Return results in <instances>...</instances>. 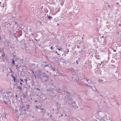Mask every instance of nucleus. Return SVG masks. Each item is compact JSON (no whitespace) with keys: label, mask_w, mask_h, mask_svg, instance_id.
I'll return each instance as SVG.
<instances>
[{"label":"nucleus","mask_w":121,"mask_h":121,"mask_svg":"<svg viewBox=\"0 0 121 121\" xmlns=\"http://www.w3.org/2000/svg\"><path fill=\"white\" fill-rule=\"evenodd\" d=\"M105 113L102 111V109H99L96 114V117L101 121H104V118L105 117Z\"/></svg>","instance_id":"1"},{"label":"nucleus","mask_w":121,"mask_h":121,"mask_svg":"<svg viewBox=\"0 0 121 121\" xmlns=\"http://www.w3.org/2000/svg\"><path fill=\"white\" fill-rule=\"evenodd\" d=\"M86 81L87 82H88L89 83L87 84L86 85L90 87H91L92 86V85L91 84L89 83V82H91V81L90 80H86Z\"/></svg>","instance_id":"2"},{"label":"nucleus","mask_w":121,"mask_h":121,"mask_svg":"<svg viewBox=\"0 0 121 121\" xmlns=\"http://www.w3.org/2000/svg\"><path fill=\"white\" fill-rule=\"evenodd\" d=\"M40 71H38L36 73V75L38 76H39L41 75L40 73Z\"/></svg>","instance_id":"3"},{"label":"nucleus","mask_w":121,"mask_h":121,"mask_svg":"<svg viewBox=\"0 0 121 121\" xmlns=\"http://www.w3.org/2000/svg\"><path fill=\"white\" fill-rule=\"evenodd\" d=\"M92 90H94V91H95L97 93H98V91L97 90H96V89L95 87V86H94L93 87H92Z\"/></svg>","instance_id":"4"},{"label":"nucleus","mask_w":121,"mask_h":121,"mask_svg":"<svg viewBox=\"0 0 121 121\" xmlns=\"http://www.w3.org/2000/svg\"><path fill=\"white\" fill-rule=\"evenodd\" d=\"M11 93V91H9L8 92H7L6 93L7 94V96L6 97H7L8 96H9L10 95V94Z\"/></svg>","instance_id":"5"},{"label":"nucleus","mask_w":121,"mask_h":121,"mask_svg":"<svg viewBox=\"0 0 121 121\" xmlns=\"http://www.w3.org/2000/svg\"><path fill=\"white\" fill-rule=\"evenodd\" d=\"M98 81L101 83H103L104 82V80L102 78L99 79L98 80Z\"/></svg>","instance_id":"6"},{"label":"nucleus","mask_w":121,"mask_h":121,"mask_svg":"<svg viewBox=\"0 0 121 121\" xmlns=\"http://www.w3.org/2000/svg\"><path fill=\"white\" fill-rule=\"evenodd\" d=\"M47 17L50 20H51L52 19V17L49 15L47 16Z\"/></svg>","instance_id":"7"},{"label":"nucleus","mask_w":121,"mask_h":121,"mask_svg":"<svg viewBox=\"0 0 121 121\" xmlns=\"http://www.w3.org/2000/svg\"><path fill=\"white\" fill-rule=\"evenodd\" d=\"M95 56L97 59H100V58L99 57V56L97 55H96Z\"/></svg>","instance_id":"8"},{"label":"nucleus","mask_w":121,"mask_h":121,"mask_svg":"<svg viewBox=\"0 0 121 121\" xmlns=\"http://www.w3.org/2000/svg\"><path fill=\"white\" fill-rule=\"evenodd\" d=\"M62 0V2H61V5H63V4H64V1H63V0Z\"/></svg>","instance_id":"9"},{"label":"nucleus","mask_w":121,"mask_h":121,"mask_svg":"<svg viewBox=\"0 0 121 121\" xmlns=\"http://www.w3.org/2000/svg\"><path fill=\"white\" fill-rule=\"evenodd\" d=\"M43 76L44 77H47V75H46V74H45V73H43Z\"/></svg>","instance_id":"10"},{"label":"nucleus","mask_w":121,"mask_h":121,"mask_svg":"<svg viewBox=\"0 0 121 121\" xmlns=\"http://www.w3.org/2000/svg\"><path fill=\"white\" fill-rule=\"evenodd\" d=\"M12 64L13 65H14V60H13L12 59Z\"/></svg>","instance_id":"11"},{"label":"nucleus","mask_w":121,"mask_h":121,"mask_svg":"<svg viewBox=\"0 0 121 121\" xmlns=\"http://www.w3.org/2000/svg\"><path fill=\"white\" fill-rule=\"evenodd\" d=\"M18 88L20 90H21L22 89V88L20 86H18Z\"/></svg>","instance_id":"12"},{"label":"nucleus","mask_w":121,"mask_h":121,"mask_svg":"<svg viewBox=\"0 0 121 121\" xmlns=\"http://www.w3.org/2000/svg\"><path fill=\"white\" fill-rule=\"evenodd\" d=\"M45 67H49V66H51V65H45Z\"/></svg>","instance_id":"13"},{"label":"nucleus","mask_w":121,"mask_h":121,"mask_svg":"<svg viewBox=\"0 0 121 121\" xmlns=\"http://www.w3.org/2000/svg\"><path fill=\"white\" fill-rule=\"evenodd\" d=\"M13 80L15 82V78L14 77H13Z\"/></svg>","instance_id":"14"},{"label":"nucleus","mask_w":121,"mask_h":121,"mask_svg":"<svg viewBox=\"0 0 121 121\" xmlns=\"http://www.w3.org/2000/svg\"><path fill=\"white\" fill-rule=\"evenodd\" d=\"M58 49L59 51L61 50V51H62L61 48H58Z\"/></svg>","instance_id":"15"},{"label":"nucleus","mask_w":121,"mask_h":121,"mask_svg":"<svg viewBox=\"0 0 121 121\" xmlns=\"http://www.w3.org/2000/svg\"><path fill=\"white\" fill-rule=\"evenodd\" d=\"M6 95H4H4H3V98H4L5 97H6Z\"/></svg>","instance_id":"16"},{"label":"nucleus","mask_w":121,"mask_h":121,"mask_svg":"<svg viewBox=\"0 0 121 121\" xmlns=\"http://www.w3.org/2000/svg\"><path fill=\"white\" fill-rule=\"evenodd\" d=\"M52 69L53 70V71H54L55 70V69L54 68H52Z\"/></svg>","instance_id":"17"},{"label":"nucleus","mask_w":121,"mask_h":121,"mask_svg":"<svg viewBox=\"0 0 121 121\" xmlns=\"http://www.w3.org/2000/svg\"><path fill=\"white\" fill-rule=\"evenodd\" d=\"M38 106H37L36 105V108H37V109H38V108H38Z\"/></svg>","instance_id":"18"},{"label":"nucleus","mask_w":121,"mask_h":121,"mask_svg":"<svg viewBox=\"0 0 121 121\" xmlns=\"http://www.w3.org/2000/svg\"><path fill=\"white\" fill-rule=\"evenodd\" d=\"M4 103H5V104H7V102L5 101H4Z\"/></svg>","instance_id":"19"},{"label":"nucleus","mask_w":121,"mask_h":121,"mask_svg":"<svg viewBox=\"0 0 121 121\" xmlns=\"http://www.w3.org/2000/svg\"><path fill=\"white\" fill-rule=\"evenodd\" d=\"M20 80L21 82H23V80H22L21 79H20Z\"/></svg>","instance_id":"20"},{"label":"nucleus","mask_w":121,"mask_h":121,"mask_svg":"<svg viewBox=\"0 0 121 121\" xmlns=\"http://www.w3.org/2000/svg\"><path fill=\"white\" fill-rule=\"evenodd\" d=\"M25 81H26V82H27V79H25Z\"/></svg>","instance_id":"21"},{"label":"nucleus","mask_w":121,"mask_h":121,"mask_svg":"<svg viewBox=\"0 0 121 121\" xmlns=\"http://www.w3.org/2000/svg\"><path fill=\"white\" fill-rule=\"evenodd\" d=\"M76 63H77V64H78V61L77 60L76 61Z\"/></svg>","instance_id":"22"},{"label":"nucleus","mask_w":121,"mask_h":121,"mask_svg":"<svg viewBox=\"0 0 121 121\" xmlns=\"http://www.w3.org/2000/svg\"><path fill=\"white\" fill-rule=\"evenodd\" d=\"M50 48L51 49H53V48H52V47H51V48Z\"/></svg>","instance_id":"23"},{"label":"nucleus","mask_w":121,"mask_h":121,"mask_svg":"<svg viewBox=\"0 0 121 121\" xmlns=\"http://www.w3.org/2000/svg\"><path fill=\"white\" fill-rule=\"evenodd\" d=\"M36 89L37 90H39V89L38 88H37Z\"/></svg>","instance_id":"24"},{"label":"nucleus","mask_w":121,"mask_h":121,"mask_svg":"<svg viewBox=\"0 0 121 121\" xmlns=\"http://www.w3.org/2000/svg\"><path fill=\"white\" fill-rule=\"evenodd\" d=\"M113 51L114 52H116V51L115 50H114V49H113Z\"/></svg>","instance_id":"25"},{"label":"nucleus","mask_w":121,"mask_h":121,"mask_svg":"<svg viewBox=\"0 0 121 121\" xmlns=\"http://www.w3.org/2000/svg\"><path fill=\"white\" fill-rule=\"evenodd\" d=\"M10 71H11V72H12V70H11V69L10 68Z\"/></svg>","instance_id":"26"},{"label":"nucleus","mask_w":121,"mask_h":121,"mask_svg":"<svg viewBox=\"0 0 121 121\" xmlns=\"http://www.w3.org/2000/svg\"><path fill=\"white\" fill-rule=\"evenodd\" d=\"M119 26H121V24H119Z\"/></svg>","instance_id":"27"},{"label":"nucleus","mask_w":121,"mask_h":121,"mask_svg":"<svg viewBox=\"0 0 121 121\" xmlns=\"http://www.w3.org/2000/svg\"><path fill=\"white\" fill-rule=\"evenodd\" d=\"M116 4H117V5L118 4H119V3H118V2H117V3Z\"/></svg>","instance_id":"28"},{"label":"nucleus","mask_w":121,"mask_h":121,"mask_svg":"<svg viewBox=\"0 0 121 121\" xmlns=\"http://www.w3.org/2000/svg\"><path fill=\"white\" fill-rule=\"evenodd\" d=\"M20 84H21V85H22V83H21V82H20Z\"/></svg>","instance_id":"29"},{"label":"nucleus","mask_w":121,"mask_h":121,"mask_svg":"<svg viewBox=\"0 0 121 121\" xmlns=\"http://www.w3.org/2000/svg\"><path fill=\"white\" fill-rule=\"evenodd\" d=\"M102 62H101V63H100V64H99L100 65H101V64H102Z\"/></svg>","instance_id":"30"},{"label":"nucleus","mask_w":121,"mask_h":121,"mask_svg":"<svg viewBox=\"0 0 121 121\" xmlns=\"http://www.w3.org/2000/svg\"><path fill=\"white\" fill-rule=\"evenodd\" d=\"M77 13H78V12H77L78 11V9H77Z\"/></svg>","instance_id":"31"},{"label":"nucleus","mask_w":121,"mask_h":121,"mask_svg":"<svg viewBox=\"0 0 121 121\" xmlns=\"http://www.w3.org/2000/svg\"><path fill=\"white\" fill-rule=\"evenodd\" d=\"M39 22L40 23H41V22Z\"/></svg>","instance_id":"32"},{"label":"nucleus","mask_w":121,"mask_h":121,"mask_svg":"<svg viewBox=\"0 0 121 121\" xmlns=\"http://www.w3.org/2000/svg\"><path fill=\"white\" fill-rule=\"evenodd\" d=\"M74 104H76V102H74Z\"/></svg>","instance_id":"33"},{"label":"nucleus","mask_w":121,"mask_h":121,"mask_svg":"<svg viewBox=\"0 0 121 121\" xmlns=\"http://www.w3.org/2000/svg\"><path fill=\"white\" fill-rule=\"evenodd\" d=\"M69 51L68 50L67 52H68Z\"/></svg>","instance_id":"34"},{"label":"nucleus","mask_w":121,"mask_h":121,"mask_svg":"<svg viewBox=\"0 0 121 121\" xmlns=\"http://www.w3.org/2000/svg\"><path fill=\"white\" fill-rule=\"evenodd\" d=\"M16 97H17V95H16Z\"/></svg>","instance_id":"35"},{"label":"nucleus","mask_w":121,"mask_h":121,"mask_svg":"<svg viewBox=\"0 0 121 121\" xmlns=\"http://www.w3.org/2000/svg\"><path fill=\"white\" fill-rule=\"evenodd\" d=\"M32 34V35H33V34L32 33V34Z\"/></svg>","instance_id":"36"},{"label":"nucleus","mask_w":121,"mask_h":121,"mask_svg":"<svg viewBox=\"0 0 121 121\" xmlns=\"http://www.w3.org/2000/svg\"><path fill=\"white\" fill-rule=\"evenodd\" d=\"M35 102H37V101H35Z\"/></svg>","instance_id":"37"},{"label":"nucleus","mask_w":121,"mask_h":121,"mask_svg":"<svg viewBox=\"0 0 121 121\" xmlns=\"http://www.w3.org/2000/svg\"><path fill=\"white\" fill-rule=\"evenodd\" d=\"M108 6H110V5H108Z\"/></svg>","instance_id":"38"},{"label":"nucleus","mask_w":121,"mask_h":121,"mask_svg":"<svg viewBox=\"0 0 121 121\" xmlns=\"http://www.w3.org/2000/svg\"><path fill=\"white\" fill-rule=\"evenodd\" d=\"M108 6H110V5H108Z\"/></svg>","instance_id":"39"},{"label":"nucleus","mask_w":121,"mask_h":121,"mask_svg":"<svg viewBox=\"0 0 121 121\" xmlns=\"http://www.w3.org/2000/svg\"><path fill=\"white\" fill-rule=\"evenodd\" d=\"M108 6H110V5H108Z\"/></svg>","instance_id":"40"},{"label":"nucleus","mask_w":121,"mask_h":121,"mask_svg":"<svg viewBox=\"0 0 121 121\" xmlns=\"http://www.w3.org/2000/svg\"><path fill=\"white\" fill-rule=\"evenodd\" d=\"M31 99H31H31H31Z\"/></svg>","instance_id":"41"}]
</instances>
